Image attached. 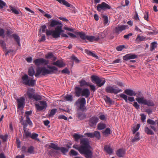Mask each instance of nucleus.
<instances>
[{"label": "nucleus", "instance_id": "nucleus-39", "mask_svg": "<svg viewBox=\"0 0 158 158\" xmlns=\"http://www.w3.org/2000/svg\"><path fill=\"white\" fill-rule=\"evenodd\" d=\"M106 127V125L103 123H99L98 125V129L99 130H102Z\"/></svg>", "mask_w": 158, "mask_h": 158}, {"label": "nucleus", "instance_id": "nucleus-18", "mask_svg": "<svg viewBox=\"0 0 158 158\" xmlns=\"http://www.w3.org/2000/svg\"><path fill=\"white\" fill-rule=\"evenodd\" d=\"M120 96L121 98L123 99L126 102H128V100L131 102H133L135 101V99L134 97H128L127 95L123 94H121Z\"/></svg>", "mask_w": 158, "mask_h": 158}, {"label": "nucleus", "instance_id": "nucleus-63", "mask_svg": "<svg viewBox=\"0 0 158 158\" xmlns=\"http://www.w3.org/2000/svg\"><path fill=\"white\" fill-rule=\"evenodd\" d=\"M65 98L67 101H72L73 100V98L72 95H67L66 96Z\"/></svg>", "mask_w": 158, "mask_h": 158}, {"label": "nucleus", "instance_id": "nucleus-58", "mask_svg": "<svg viewBox=\"0 0 158 158\" xmlns=\"http://www.w3.org/2000/svg\"><path fill=\"white\" fill-rule=\"evenodd\" d=\"M0 45L2 46V47L3 48H6V44L5 43V41L3 40H0Z\"/></svg>", "mask_w": 158, "mask_h": 158}, {"label": "nucleus", "instance_id": "nucleus-21", "mask_svg": "<svg viewBox=\"0 0 158 158\" xmlns=\"http://www.w3.org/2000/svg\"><path fill=\"white\" fill-rule=\"evenodd\" d=\"M52 64L57 66L59 68L63 67L65 66V63L61 60H58L56 62H53Z\"/></svg>", "mask_w": 158, "mask_h": 158}, {"label": "nucleus", "instance_id": "nucleus-38", "mask_svg": "<svg viewBox=\"0 0 158 158\" xmlns=\"http://www.w3.org/2000/svg\"><path fill=\"white\" fill-rule=\"evenodd\" d=\"M38 135L37 134L33 133L32 135H31L30 137L33 139L37 140L38 141H40V140L39 139H37Z\"/></svg>", "mask_w": 158, "mask_h": 158}, {"label": "nucleus", "instance_id": "nucleus-30", "mask_svg": "<svg viewBox=\"0 0 158 158\" xmlns=\"http://www.w3.org/2000/svg\"><path fill=\"white\" fill-rule=\"evenodd\" d=\"M139 135V132L136 133L134 138L132 139L131 142L133 143H134L139 141L140 139Z\"/></svg>", "mask_w": 158, "mask_h": 158}, {"label": "nucleus", "instance_id": "nucleus-1", "mask_svg": "<svg viewBox=\"0 0 158 158\" xmlns=\"http://www.w3.org/2000/svg\"><path fill=\"white\" fill-rule=\"evenodd\" d=\"M80 143V146L75 144L73 147L77 150L81 154H83L86 158H92L93 152L90 150L92 148L89 145V140L85 138L81 139Z\"/></svg>", "mask_w": 158, "mask_h": 158}, {"label": "nucleus", "instance_id": "nucleus-45", "mask_svg": "<svg viewBox=\"0 0 158 158\" xmlns=\"http://www.w3.org/2000/svg\"><path fill=\"white\" fill-rule=\"evenodd\" d=\"M57 110V109L55 108L52 109L51 110L50 113L48 115L49 117H52L56 113Z\"/></svg>", "mask_w": 158, "mask_h": 158}, {"label": "nucleus", "instance_id": "nucleus-54", "mask_svg": "<svg viewBox=\"0 0 158 158\" xmlns=\"http://www.w3.org/2000/svg\"><path fill=\"white\" fill-rule=\"evenodd\" d=\"M34 150V148L32 146H31L28 148L27 152L30 154L33 153Z\"/></svg>", "mask_w": 158, "mask_h": 158}, {"label": "nucleus", "instance_id": "nucleus-10", "mask_svg": "<svg viewBox=\"0 0 158 158\" xmlns=\"http://www.w3.org/2000/svg\"><path fill=\"white\" fill-rule=\"evenodd\" d=\"M40 104L42 105L40 106V104L38 103H35V106L36 107L37 110L38 111H41L44 109H46L47 107V103L45 101H41L39 102Z\"/></svg>", "mask_w": 158, "mask_h": 158}, {"label": "nucleus", "instance_id": "nucleus-55", "mask_svg": "<svg viewBox=\"0 0 158 158\" xmlns=\"http://www.w3.org/2000/svg\"><path fill=\"white\" fill-rule=\"evenodd\" d=\"M4 30L3 29L0 28V36L4 38L5 37L4 34Z\"/></svg>", "mask_w": 158, "mask_h": 158}, {"label": "nucleus", "instance_id": "nucleus-7", "mask_svg": "<svg viewBox=\"0 0 158 158\" xmlns=\"http://www.w3.org/2000/svg\"><path fill=\"white\" fill-rule=\"evenodd\" d=\"M106 92L109 93H113L117 94V93L122 91L121 89H119L117 87L109 86H107L105 88Z\"/></svg>", "mask_w": 158, "mask_h": 158}, {"label": "nucleus", "instance_id": "nucleus-22", "mask_svg": "<svg viewBox=\"0 0 158 158\" xmlns=\"http://www.w3.org/2000/svg\"><path fill=\"white\" fill-rule=\"evenodd\" d=\"M90 95V92L89 90L87 88H84L82 89L81 96H84L86 98H88Z\"/></svg>", "mask_w": 158, "mask_h": 158}, {"label": "nucleus", "instance_id": "nucleus-17", "mask_svg": "<svg viewBox=\"0 0 158 158\" xmlns=\"http://www.w3.org/2000/svg\"><path fill=\"white\" fill-rule=\"evenodd\" d=\"M63 26V24H62L60 26H59L56 27L55 28V32H56V35L57 38L60 37L61 33L64 32V31L62 29Z\"/></svg>", "mask_w": 158, "mask_h": 158}, {"label": "nucleus", "instance_id": "nucleus-20", "mask_svg": "<svg viewBox=\"0 0 158 158\" xmlns=\"http://www.w3.org/2000/svg\"><path fill=\"white\" fill-rule=\"evenodd\" d=\"M82 91V89L79 87L76 86L74 88V94L75 96L79 97L81 96Z\"/></svg>", "mask_w": 158, "mask_h": 158}, {"label": "nucleus", "instance_id": "nucleus-28", "mask_svg": "<svg viewBox=\"0 0 158 158\" xmlns=\"http://www.w3.org/2000/svg\"><path fill=\"white\" fill-rule=\"evenodd\" d=\"M83 136L82 135H80L76 133L73 135V137L74 138V140L77 142H78L79 140L81 139V138H83ZM82 138H81L82 139Z\"/></svg>", "mask_w": 158, "mask_h": 158}, {"label": "nucleus", "instance_id": "nucleus-59", "mask_svg": "<svg viewBox=\"0 0 158 158\" xmlns=\"http://www.w3.org/2000/svg\"><path fill=\"white\" fill-rule=\"evenodd\" d=\"M69 153L72 156H77L78 154V153L77 152L73 149L71 150Z\"/></svg>", "mask_w": 158, "mask_h": 158}, {"label": "nucleus", "instance_id": "nucleus-46", "mask_svg": "<svg viewBox=\"0 0 158 158\" xmlns=\"http://www.w3.org/2000/svg\"><path fill=\"white\" fill-rule=\"evenodd\" d=\"M8 135H0V138L2 139L3 142H6L7 140Z\"/></svg>", "mask_w": 158, "mask_h": 158}, {"label": "nucleus", "instance_id": "nucleus-35", "mask_svg": "<svg viewBox=\"0 0 158 158\" xmlns=\"http://www.w3.org/2000/svg\"><path fill=\"white\" fill-rule=\"evenodd\" d=\"M77 117L80 120H83L85 118L86 115L83 112H79L77 113Z\"/></svg>", "mask_w": 158, "mask_h": 158}, {"label": "nucleus", "instance_id": "nucleus-34", "mask_svg": "<svg viewBox=\"0 0 158 158\" xmlns=\"http://www.w3.org/2000/svg\"><path fill=\"white\" fill-rule=\"evenodd\" d=\"M49 146L50 148H52L56 150H59L60 149V147H58L57 146V145L56 144L52 143H51Z\"/></svg>", "mask_w": 158, "mask_h": 158}, {"label": "nucleus", "instance_id": "nucleus-2", "mask_svg": "<svg viewBox=\"0 0 158 158\" xmlns=\"http://www.w3.org/2000/svg\"><path fill=\"white\" fill-rule=\"evenodd\" d=\"M47 67L50 70L47 69L44 67H37L36 69V73L35 74V76L38 77L41 74L42 75L45 76L48 74L56 73L55 72H57L58 70V68L55 66L48 65Z\"/></svg>", "mask_w": 158, "mask_h": 158}, {"label": "nucleus", "instance_id": "nucleus-64", "mask_svg": "<svg viewBox=\"0 0 158 158\" xmlns=\"http://www.w3.org/2000/svg\"><path fill=\"white\" fill-rule=\"evenodd\" d=\"M140 116H141V119L142 122H143L145 121V120L146 118V116L143 114H141Z\"/></svg>", "mask_w": 158, "mask_h": 158}, {"label": "nucleus", "instance_id": "nucleus-6", "mask_svg": "<svg viewBox=\"0 0 158 158\" xmlns=\"http://www.w3.org/2000/svg\"><path fill=\"white\" fill-rule=\"evenodd\" d=\"M86 103V100L85 98H79L76 102L75 104L77 106L79 105V108L82 111L86 110L85 106Z\"/></svg>", "mask_w": 158, "mask_h": 158}, {"label": "nucleus", "instance_id": "nucleus-40", "mask_svg": "<svg viewBox=\"0 0 158 158\" xmlns=\"http://www.w3.org/2000/svg\"><path fill=\"white\" fill-rule=\"evenodd\" d=\"M35 71L34 69L32 68H30L28 71V75L31 77H33L35 74Z\"/></svg>", "mask_w": 158, "mask_h": 158}, {"label": "nucleus", "instance_id": "nucleus-25", "mask_svg": "<svg viewBox=\"0 0 158 158\" xmlns=\"http://www.w3.org/2000/svg\"><path fill=\"white\" fill-rule=\"evenodd\" d=\"M10 10L13 13L16 15H22V13L19 9H17L15 7H12L11 6H9Z\"/></svg>", "mask_w": 158, "mask_h": 158}, {"label": "nucleus", "instance_id": "nucleus-8", "mask_svg": "<svg viewBox=\"0 0 158 158\" xmlns=\"http://www.w3.org/2000/svg\"><path fill=\"white\" fill-rule=\"evenodd\" d=\"M91 80L92 82L95 81L98 86L99 87H101L106 82L105 80H103L101 82L102 80L97 76L93 75L91 77Z\"/></svg>", "mask_w": 158, "mask_h": 158}, {"label": "nucleus", "instance_id": "nucleus-27", "mask_svg": "<svg viewBox=\"0 0 158 158\" xmlns=\"http://www.w3.org/2000/svg\"><path fill=\"white\" fill-rule=\"evenodd\" d=\"M124 93L127 95L130 96H134V95H135V91L132 90L130 89H126Z\"/></svg>", "mask_w": 158, "mask_h": 158}, {"label": "nucleus", "instance_id": "nucleus-56", "mask_svg": "<svg viewBox=\"0 0 158 158\" xmlns=\"http://www.w3.org/2000/svg\"><path fill=\"white\" fill-rule=\"evenodd\" d=\"M22 124L23 125V129H27L26 127L28 124L27 123L26 120V121H23L22 123Z\"/></svg>", "mask_w": 158, "mask_h": 158}, {"label": "nucleus", "instance_id": "nucleus-43", "mask_svg": "<svg viewBox=\"0 0 158 158\" xmlns=\"http://www.w3.org/2000/svg\"><path fill=\"white\" fill-rule=\"evenodd\" d=\"M94 137H95L97 139H100L101 135L100 133L98 131H95L94 133Z\"/></svg>", "mask_w": 158, "mask_h": 158}, {"label": "nucleus", "instance_id": "nucleus-37", "mask_svg": "<svg viewBox=\"0 0 158 158\" xmlns=\"http://www.w3.org/2000/svg\"><path fill=\"white\" fill-rule=\"evenodd\" d=\"M157 47V45L156 42H152L151 44L150 50L151 51H153L155 48Z\"/></svg>", "mask_w": 158, "mask_h": 158}, {"label": "nucleus", "instance_id": "nucleus-29", "mask_svg": "<svg viewBox=\"0 0 158 158\" xmlns=\"http://www.w3.org/2000/svg\"><path fill=\"white\" fill-rule=\"evenodd\" d=\"M104 149L105 151L109 154L112 153L113 150L110 146L106 145L104 146Z\"/></svg>", "mask_w": 158, "mask_h": 158}, {"label": "nucleus", "instance_id": "nucleus-23", "mask_svg": "<svg viewBox=\"0 0 158 158\" xmlns=\"http://www.w3.org/2000/svg\"><path fill=\"white\" fill-rule=\"evenodd\" d=\"M55 30L53 31L48 30V29L46 30V34L47 36L49 35H52V36L54 38H57L56 35V32H55Z\"/></svg>", "mask_w": 158, "mask_h": 158}, {"label": "nucleus", "instance_id": "nucleus-3", "mask_svg": "<svg viewBox=\"0 0 158 158\" xmlns=\"http://www.w3.org/2000/svg\"><path fill=\"white\" fill-rule=\"evenodd\" d=\"M76 35H79L80 37L82 40H85L87 39L90 42H93L94 41H98L99 39V37L101 36L102 34L104 35L103 33H100L99 34V36L97 38L93 36L86 35L84 32H76L75 33Z\"/></svg>", "mask_w": 158, "mask_h": 158}, {"label": "nucleus", "instance_id": "nucleus-11", "mask_svg": "<svg viewBox=\"0 0 158 158\" xmlns=\"http://www.w3.org/2000/svg\"><path fill=\"white\" fill-rule=\"evenodd\" d=\"M111 8L110 6L105 2H102L101 4H98L97 7V10L99 12H100L102 10H105L110 9Z\"/></svg>", "mask_w": 158, "mask_h": 158}, {"label": "nucleus", "instance_id": "nucleus-12", "mask_svg": "<svg viewBox=\"0 0 158 158\" xmlns=\"http://www.w3.org/2000/svg\"><path fill=\"white\" fill-rule=\"evenodd\" d=\"M98 120V117L96 116H93L89 119L88 124L90 127H94L96 125Z\"/></svg>", "mask_w": 158, "mask_h": 158}, {"label": "nucleus", "instance_id": "nucleus-32", "mask_svg": "<svg viewBox=\"0 0 158 158\" xmlns=\"http://www.w3.org/2000/svg\"><path fill=\"white\" fill-rule=\"evenodd\" d=\"M35 90L33 89H28V91L27 92V94L28 97L30 99L32 98L33 93H34Z\"/></svg>", "mask_w": 158, "mask_h": 158}, {"label": "nucleus", "instance_id": "nucleus-61", "mask_svg": "<svg viewBox=\"0 0 158 158\" xmlns=\"http://www.w3.org/2000/svg\"><path fill=\"white\" fill-rule=\"evenodd\" d=\"M145 39V37L143 36H140L139 35H138L136 39V40H138L140 41H143V40H144Z\"/></svg>", "mask_w": 158, "mask_h": 158}, {"label": "nucleus", "instance_id": "nucleus-33", "mask_svg": "<svg viewBox=\"0 0 158 158\" xmlns=\"http://www.w3.org/2000/svg\"><path fill=\"white\" fill-rule=\"evenodd\" d=\"M79 83L80 84V86L82 87L85 85H89V82H86L85 80L82 79L81 81H79Z\"/></svg>", "mask_w": 158, "mask_h": 158}, {"label": "nucleus", "instance_id": "nucleus-19", "mask_svg": "<svg viewBox=\"0 0 158 158\" xmlns=\"http://www.w3.org/2000/svg\"><path fill=\"white\" fill-rule=\"evenodd\" d=\"M25 101V99L23 97L17 100L18 105V107L19 109L23 108Z\"/></svg>", "mask_w": 158, "mask_h": 158}, {"label": "nucleus", "instance_id": "nucleus-16", "mask_svg": "<svg viewBox=\"0 0 158 158\" xmlns=\"http://www.w3.org/2000/svg\"><path fill=\"white\" fill-rule=\"evenodd\" d=\"M32 111L31 110L26 111L25 112V116L26 117V121L28 123V125L31 126H32V123L30 120V119L29 117V115L31 114Z\"/></svg>", "mask_w": 158, "mask_h": 158}, {"label": "nucleus", "instance_id": "nucleus-41", "mask_svg": "<svg viewBox=\"0 0 158 158\" xmlns=\"http://www.w3.org/2000/svg\"><path fill=\"white\" fill-rule=\"evenodd\" d=\"M110 130L109 128H106L103 132L105 136H107L108 135L110 134Z\"/></svg>", "mask_w": 158, "mask_h": 158}, {"label": "nucleus", "instance_id": "nucleus-49", "mask_svg": "<svg viewBox=\"0 0 158 158\" xmlns=\"http://www.w3.org/2000/svg\"><path fill=\"white\" fill-rule=\"evenodd\" d=\"M26 129H23L24 130V133L26 137L27 138L28 137H30L31 135V133L27 131Z\"/></svg>", "mask_w": 158, "mask_h": 158}, {"label": "nucleus", "instance_id": "nucleus-9", "mask_svg": "<svg viewBox=\"0 0 158 158\" xmlns=\"http://www.w3.org/2000/svg\"><path fill=\"white\" fill-rule=\"evenodd\" d=\"M33 63L37 66H39L41 65H47L49 63V61L44 59L43 58H40L36 59L33 61Z\"/></svg>", "mask_w": 158, "mask_h": 158}, {"label": "nucleus", "instance_id": "nucleus-48", "mask_svg": "<svg viewBox=\"0 0 158 158\" xmlns=\"http://www.w3.org/2000/svg\"><path fill=\"white\" fill-rule=\"evenodd\" d=\"M156 121H155L152 120H151L150 119H148L147 120V123L149 124L152 125H155L156 124Z\"/></svg>", "mask_w": 158, "mask_h": 158}, {"label": "nucleus", "instance_id": "nucleus-44", "mask_svg": "<svg viewBox=\"0 0 158 158\" xmlns=\"http://www.w3.org/2000/svg\"><path fill=\"white\" fill-rule=\"evenodd\" d=\"M60 150L62 153L65 155L66 153L67 152L69 151L68 149H67L64 147H60Z\"/></svg>", "mask_w": 158, "mask_h": 158}, {"label": "nucleus", "instance_id": "nucleus-50", "mask_svg": "<svg viewBox=\"0 0 158 158\" xmlns=\"http://www.w3.org/2000/svg\"><path fill=\"white\" fill-rule=\"evenodd\" d=\"M84 135L90 138H93L94 137V133H85L84 134Z\"/></svg>", "mask_w": 158, "mask_h": 158}, {"label": "nucleus", "instance_id": "nucleus-26", "mask_svg": "<svg viewBox=\"0 0 158 158\" xmlns=\"http://www.w3.org/2000/svg\"><path fill=\"white\" fill-rule=\"evenodd\" d=\"M10 36H12L14 38L15 41L17 42V44L20 46V38L18 35L16 34H14L12 35H10Z\"/></svg>", "mask_w": 158, "mask_h": 158}, {"label": "nucleus", "instance_id": "nucleus-36", "mask_svg": "<svg viewBox=\"0 0 158 158\" xmlns=\"http://www.w3.org/2000/svg\"><path fill=\"white\" fill-rule=\"evenodd\" d=\"M85 52L89 55L91 56H92L95 57L96 59H98V57L96 54L95 53H93L92 52L89 51L87 49H85Z\"/></svg>", "mask_w": 158, "mask_h": 158}, {"label": "nucleus", "instance_id": "nucleus-57", "mask_svg": "<svg viewBox=\"0 0 158 158\" xmlns=\"http://www.w3.org/2000/svg\"><path fill=\"white\" fill-rule=\"evenodd\" d=\"M61 72L63 73H66L68 74L70 73V71L67 68H65L62 70Z\"/></svg>", "mask_w": 158, "mask_h": 158}, {"label": "nucleus", "instance_id": "nucleus-52", "mask_svg": "<svg viewBox=\"0 0 158 158\" xmlns=\"http://www.w3.org/2000/svg\"><path fill=\"white\" fill-rule=\"evenodd\" d=\"M125 48V45H119V46H117L116 48V49L118 51H122L123 48Z\"/></svg>", "mask_w": 158, "mask_h": 158}, {"label": "nucleus", "instance_id": "nucleus-51", "mask_svg": "<svg viewBox=\"0 0 158 158\" xmlns=\"http://www.w3.org/2000/svg\"><path fill=\"white\" fill-rule=\"evenodd\" d=\"M104 100L106 103H112V101L110 98L107 96H105Z\"/></svg>", "mask_w": 158, "mask_h": 158}, {"label": "nucleus", "instance_id": "nucleus-47", "mask_svg": "<svg viewBox=\"0 0 158 158\" xmlns=\"http://www.w3.org/2000/svg\"><path fill=\"white\" fill-rule=\"evenodd\" d=\"M102 17L104 23L105 24H107L108 22V17L107 16L104 15H103Z\"/></svg>", "mask_w": 158, "mask_h": 158}, {"label": "nucleus", "instance_id": "nucleus-13", "mask_svg": "<svg viewBox=\"0 0 158 158\" xmlns=\"http://www.w3.org/2000/svg\"><path fill=\"white\" fill-rule=\"evenodd\" d=\"M137 55L133 54H127L123 57V59L125 60H129L134 59L137 58Z\"/></svg>", "mask_w": 158, "mask_h": 158}, {"label": "nucleus", "instance_id": "nucleus-24", "mask_svg": "<svg viewBox=\"0 0 158 158\" xmlns=\"http://www.w3.org/2000/svg\"><path fill=\"white\" fill-rule=\"evenodd\" d=\"M116 154L119 157H123L125 154V151L123 149H120L117 151Z\"/></svg>", "mask_w": 158, "mask_h": 158}, {"label": "nucleus", "instance_id": "nucleus-62", "mask_svg": "<svg viewBox=\"0 0 158 158\" xmlns=\"http://www.w3.org/2000/svg\"><path fill=\"white\" fill-rule=\"evenodd\" d=\"M71 59L72 60L74 61L77 63H79V60L74 55H73L71 57Z\"/></svg>", "mask_w": 158, "mask_h": 158}, {"label": "nucleus", "instance_id": "nucleus-60", "mask_svg": "<svg viewBox=\"0 0 158 158\" xmlns=\"http://www.w3.org/2000/svg\"><path fill=\"white\" fill-rule=\"evenodd\" d=\"M6 5V3L2 0H0V9H2Z\"/></svg>", "mask_w": 158, "mask_h": 158}, {"label": "nucleus", "instance_id": "nucleus-5", "mask_svg": "<svg viewBox=\"0 0 158 158\" xmlns=\"http://www.w3.org/2000/svg\"><path fill=\"white\" fill-rule=\"evenodd\" d=\"M22 79L23 80V83L26 85L33 87L34 86L36 81L31 78L30 80L27 75L25 74L22 77Z\"/></svg>", "mask_w": 158, "mask_h": 158}, {"label": "nucleus", "instance_id": "nucleus-15", "mask_svg": "<svg viewBox=\"0 0 158 158\" xmlns=\"http://www.w3.org/2000/svg\"><path fill=\"white\" fill-rule=\"evenodd\" d=\"M127 26L126 25H118L116 27L115 29V33L118 34L123 31L125 30Z\"/></svg>", "mask_w": 158, "mask_h": 158}, {"label": "nucleus", "instance_id": "nucleus-14", "mask_svg": "<svg viewBox=\"0 0 158 158\" xmlns=\"http://www.w3.org/2000/svg\"><path fill=\"white\" fill-rule=\"evenodd\" d=\"M62 24L60 21H57L55 19H52L50 20V26L51 27H57Z\"/></svg>", "mask_w": 158, "mask_h": 158}, {"label": "nucleus", "instance_id": "nucleus-53", "mask_svg": "<svg viewBox=\"0 0 158 158\" xmlns=\"http://www.w3.org/2000/svg\"><path fill=\"white\" fill-rule=\"evenodd\" d=\"M53 55L52 53H49L45 56V58L47 59H50L53 57Z\"/></svg>", "mask_w": 158, "mask_h": 158}, {"label": "nucleus", "instance_id": "nucleus-31", "mask_svg": "<svg viewBox=\"0 0 158 158\" xmlns=\"http://www.w3.org/2000/svg\"><path fill=\"white\" fill-rule=\"evenodd\" d=\"M144 130L145 133L148 135H153L154 134L153 131L150 129L147 126L145 127Z\"/></svg>", "mask_w": 158, "mask_h": 158}, {"label": "nucleus", "instance_id": "nucleus-42", "mask_svg": "<svg viewBox=\"0 0 158 158\" xmlns=\"http://www.w3.org/2000/svg\"><path fill=\"white\" fill-rule=\"evenodd\" d=\"M32 98L35 99L36 101H38L41 99V97L38 94H34L32 97Z\"/></svg>", "mask_w": 158, "mask_h": 158}, {"label": "nucleus", "instance_id": "nucleus-4", "mask_svg": "<svg viewBox=\"0 0 158 158\" xmlns=\"http://www.w3.org/2000/svg\"><path fill=\"white\" fill-rule=\"evenodd\" d=\"M135 100L139 103L144 105H146L148 106H155V104L152 100H148L145 98L143 96L140 98H136Z\"/></svg>", "mask_w": 158, "mask_h": 158}]
</instances>
